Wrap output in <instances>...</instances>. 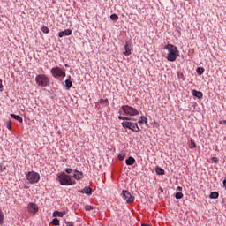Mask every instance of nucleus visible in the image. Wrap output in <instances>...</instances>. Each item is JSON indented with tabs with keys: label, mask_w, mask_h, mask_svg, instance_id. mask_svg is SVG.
<instances>
[{
	"label": "nucleus",
	"mask_w": 226,
	"mask_h": 226,
	"mask_svg": "<svg viewBox=\"0 0 226 226\" xmlns=\"http://www.w3.org/2000/svg\"><path fill=\"white\" fill-rule=\"evenodd\" d=\"M165 50H168L167 60L174 63L179 57V49L174 44H167L164 46Z\"/></svg>",
	"instance_id": "nucleus-1"
},
{
	"label": "nucleus",
	"mask_w": 226,
	"mask_h": 226,
	"mask_svg": "<svg viewBox=\"0 0 226 226\" xmlns=\"http://www.w3.org/2000/svg\"><path fill=\"white\" fill-rule=\"evenodd\" d=\"M57 181L62 186H72V185H75V180L72 179V177L64 172L57 175Z\"/></svg>",
	"instance_id": "nucleus-2"
},
{
	"label": "nucleus",
	"mask_w": 226,
	"mask_h": 226,
	"mask_svg": "<svg viewBox=\"0 0 226 226\" xmlns=\"http://www.w3.org/2000/svg\"><path fill=\"white\" fill-rule=\"evenodd\" d=\"M35 82L37 85L41 86V87H47V86L50 84V79L45 74H38L35 77Z\"/></svg>",
	"instance_id": "nucleus-3"
},
{
	"label": "nucleus",
	"mask_w": 226,
	"mask_h": 226,
	"mask_svg": "<svg viewBox=\"0 0 226 226\" xmlns=\"http://www.w3.org/2000/svg\"><path fill=\"white\" fill-rule=\"evenodd\" d=\"M26 179L30 185H36L40 181V174L36 171H30L26 173Z\"/></svg>",
	"instance_id": "nucleus-4"
},
{
	"label": "nucleus",
	"mask_w": 226,
	"mask_h": 226,
	"mask_svg": "<svg viewBox=\"0 0 226 226\" xmlns=\"http://www.w3.org/2000/svg\"><path fill=\"white\" fill-rule=\"evenodd\" d=\"M51 73L54 79H61V77H66V72L64 69H61L60 67H53L51 69Z\"/></svg>",
	"instance_id": "nucleus-5"
},
{
	"label": "nucleus",
	"mask_w": 226,
	"mask_h": 226,
	"mask_svg": "<svg viewBox=\"0 0 226 226\" xmlns=\"http://www.w3.org/2000/svg\"><path fill=\"white\" fill-rule=\"evenodd\" d=\"M123 128H128V130H132V132H135V133H139L140 132V128L137 124V123L133 122H122Z\"/></svg>",
	"instance_id": "nucleus-6"
},
{
	"label": "nucleus",
	"mask_w": 226,
	"mask_h": 226,
	"mask_svg": "<svg viewBox=\"0 0 226 226\" xmlns=\"http://www.w3.org/2000/svg\"><path fill=\"white\" fill-rule=\"evenodd\" d=\"M122 110L127 116H139V110L132 106L124 105L122 106Z\"/></svg>",
	"instance_id": "nucleus-7"
},
{
	"label": "nucleus",
	"mask_w": 226,
	"mask_h": 226,
	"mask_svg": "<svg viewBox=\"0 0 226 226\" xmlns=\"http://www.w3.org/2000/svg\"><path fill=\"white\" fill-rule=\"evenodd\" d=\"M122 197L124 200H125L126 204H133L135 200V197L132 195V193L128 190L122 191Z\"/></svg>",
	"instance_id": "nucleus-8"
},
{
	"label": "nucleus",
	"mask_w": 226,
	"mask_h": 226,
	"mask_svg": "<svg viewBox=\"0 0 226 226\" xmlns=\"http://www.w3.org/2000/svg\"><path fill=\"white\" fill-rule=\"evenodd\" d=\"M26 209L31 215H35L38 213V205L30 202L28 203Z\"/></svg>",
	"instance_id": "nucleus-9"
},
{
	"label": "nucleus",
	"mask_w": 226,
	"mask_h": 226,
	"mask_svg": "<svg viewBox=\"0 0 226 226\" xmlns=\"http://www.w3.org/2000/svg\"><path fill=\"white\" fill-rule=\"evenodd\" d=\"M73 177L76 179V181H80V179L84 178V173L82 171H79V170H75Z\"/></svg>",
	"instance_id": "nucleus-10"
},
{
	"label": "nucleus",
	"mask_w": 226,
	"mask_h": 226,
	"mask_svg": "<svg viewBox=\"0 0 226 226\" xmlns=\"http://www.w3.org/2000/svg\"><path fill=\"white\" fill-rule=\"evenodd\" d=\"M71 35H72V30L70 29H65L58 33L59 38H63V36H71Z\"/></svg>",
	"instance_id": "nucleus-11"
},
{
	"label": "nucleus",
	"mask_w": 226,
	"mask_h": 226,
	"mask_svg": "<svg viewBox=\"0 0 226 226\" xmlns=\"http://www.w3.org/2000/svg\"><path fill=\"white\" fill-rule=\"evenodd\" d=\"M124 56H130L132 54V46L130 45V43L126 42L124 45Z\"/></svg>",
	"instance_id": "nucleus-12"
},
{
	"label": "nucleus",
	"mask_w": 226,
	"mask_h": 226,
	"mask_svg": "<svg viewBox=\"0 0 226 226\" xmlns=\"http://www.w3.org/2000/svg\"><path fill=\"white\" fill-rule=\"evenodd\" d=\"M64 215H66V211H62V212H59V211H55L53 213V218H63L64 216Z\"/></svg>",
	"instance_id": "nucleus-13"
},
{
	"label": "nucleus",
	"mask_w": 226,
	"mask_h": 226,
	"mask_svg": "<svg viewBox=\"0 0 226 226\" xmlns=\"http://www.w3.org/2000/svg\"><path fill=\"white\" fill-rule=\"evenodd\" d=\"M192 96H195V98H198L199 100H202L204 94L200 91L192 90Z\"/></svg>",
	"instance_id": "nucleus-14"
},
{
	"label": "nucleus",
	"mask_w": 226,
	"mask_h": 226,
	"mask_svg": "<svg viewBox=\"0 0 226 226\" xmlns=\"http://www.w3.org/2000/svg\"><path fill=\"white\" fill-rule=\"evenodd\" d=\"M93 190L89 186H86L83 190L80 191V193H86L87 195H91Z\"/></svg>",
	"instance_id": "nucleus-15"
},
{
	"label": "nucleus",
	"mask_w": 226,
	"mask_h": 226,
	"mask_svg": "<svg viewBox=\"0 0 226 226\" xmlns=\"http://www.w3.org/2000/svg\"><path fill=\"white\" fill-rule=\"evenodd\" d=\"M155 172L158 176H164L165 175V170L160 167H157L155 169Z\"/></svg>",
	"instance_id": "nucleus-16"
},
{
	"label": "nucleus",
	"mask_w": 226,
	"mask_h": 226,
	"mask_svg": "<svg viewBox=\"0 0 226 226\" xmlns=\"http://www.w3.org/2000/svg\"><path fill=\"white\" fill-rule=\"evenodd\" d=\"M72 86H73V83L72 82V80L66 79L65 80V87H66L67 91H70V89H72Z\"/></svg>",
	"instance_id": "nucleus-17"
},
{
	"label": "nucleus",
	"mask_w": 226,
	"mask_h": 226,
	"mask_svg": "<svg viewBox=\"0 0 226 226\" xmlns=\"http://www.w3.org/2000/svg\"><path fill=\"white\" fill-rule=\"evenodd\" d=\"M11 117H12V119H16V121H19V123L23 122L22 117H20L19 115L11 114Z\"/></svg>",
	"instance_id": "nucleus-18"
},
{
	"label": "nucleus",
	"mask_w": 226,
	"mask_h": 226,
	"mask_svg": "<svg viewBox=\"0 0 226 226\" xmlns=\"http://www.w3.org/2000/svg\"><path fill=\"white\" fill-rule=\"evenodd\" d=\"M126 165H134L135 163V158L129 157L127 160H125Z\"/></svg>",
	"instance_id": "nucleus-19"
},
{
	"label": "nucleus",
	"mask_w": 226,
	"mask_h": 226,
	"mask_svg": "<svg viewBox=\"0 0 226 226\" xmlns=\"http://www.w3.org/2000/svg\"><path fill=\"white\" fill-rule=\"evenodd\" d=\"M138 123L139 124H147V117H146L144 116L140 117V119L138 121Z\"/></svg>",
	"instance_id": "nucleus-20"
},
{
	"label": "nucleus",
	"mask_w": 226,
	"mask_h": 226,
	"mask_svg": "<svg viewBox=\"0 0 226 226\" xmlns=\"http://www.w3.org/2000/svg\"><path fill=\"white\" fill-rule=\"evenodd\" d=\"M209 197L210 199H218V197H220V193H218V192H212Z\"/></svg>",
	"instance_id": "nucleus-21"
},
{
	"label": "nucleus",
	"mask_w": 226,
	"mask_h": 226,
	"mask_svg": "<svg viewBox=\"0 0 226 226\" xmlns=\"http://www.w3.org/2000/svg\"><path fill=\"white\" fill-rule=\"evenodd\" d=\"M41 30L42 31V33H44V34H49V33H50V29H49V27L47 26L41 27Z\"/></svg>",
	"instance_id": "nucleus-22"
},
{
	"label": "nucleus",
	"mask_w": 226,
	"mask_h": 226,
	"mask_svg": "<svg viewBox=\"0 0 226 226\" xmlns=\"http://www.w3.org/2000/svg\"><path fill=\"white\" fill-rule=\"evenodd\" d=\"M99 103L101 104V105H109V99H101L100 101H99Z\"/></svg>",
	"instance_id": "nucleus-23"
},
{
	"label": "nucleus",
	"mask_w": 226,
	"mask_h": 226,
	"mask_svg": "<svg viewBox=\"0 0 226 226\" xmlns=\"http://www.w3.org/2000/svg\"><path fill=\"white\" fill-rule=\"evenodd\" d=\"M196 72L198 73V75H202V73H204V68L203 67H198L196 69Z\"/></svg>",
	"instance_id": "nucleus-24"
},
{
	"label": "nucleus",
	"mask_w": 226,
	"mask_h": 226,
	"mask_svg": "<svg viewBox=\"0 0 226 226\" xmlns=\"http://www.w3.org/2000/svg\"><path fill=\"white\" fill-rule=\"evenodd\" d=\"M190 149H195L197 147V145L195 144L193 139H191V144L189 145Z\"/></svg>",
	"instance_id": "nucleus-25"
},
{
	"label": "nucleus",
	"mask_w": 226,
	"mask_h": 226,
	"mask_svg": "<svg viewBox=\"0 0 226 226\" xmlns=\"http://www.w3.org/2000/svg\"><path fill=\"white\" fill-rule=\"evenodd\" d=\"M52 225L59 226V219L55 218L51 221Z\"/></svg>",
	"instance_id": "nucleus-26"
},
{
	"label": "nucleus",
	"mask_w": 226,
	"mask_h": 226,
	"mask_svg": "<svg viewBox=\"0 0 226 226\" xmlns=\"http://www.w3.org/2000/svg\"><path fill=\"white\" fill-rule=\"evenodd\" d=\"M94 207L91 205L85 206V211H93Z\"/></svg>",
	"instance_id": "nucleus-27"
},
{
	"label": "nucleus",
	"mask_w": 226,
	"mask_h": 226,
	"mask_svg": "<svg viewBox=\"0 0 226 226\" xmlns=\"http://www.w3.org/2000/svg\"><path fill=\"white\" fill-rule=\"evenodd\" d=\"M110 19L111 20L117 21L119 19V17L117 16V14H111Z\"/></svg>",
	"instance_id": "nucleus-28"
},
{
	"label": "nucleus",
	"mask_w": 226,
	"mask_h": 226,
	"mask_svg": "<svg viewBox=\"0 0 226 226\" xmlns=\"http://www.w3.org/2000/svg\"><path fill=\"white\" fill-rule=\"evenodd\" d=\"M176 199H183V192H177L175 195Z\"/></svg>",
	"instance_id": "nucleus-29"
},
{
	"label": "nucleus",
	"mask_w": 226,
	"mask_h": 226,
	"mask_svg": "<svg viewBox=\"0 0 226 226\" xmlns=\"http://www.w3.org/2000/svg\"><path fill=\"white\" fill-rule=\"evenodd\" d=\"M6 128H8V130H11V120L6 122Z\"/></svg>",
	"instance_id": "nucleus-30"
},
{
	"label": "nucleus",
	"mask_w": 226,
	"mask_h": 226,
	"mask_svg": "<svg viewBox=\"0 0 226 226\" xmlns=\"http://www.w3.org/2000/svg\"><path fill=\"white\" fill-rule=\"evenodd\" d=\"M126 155H124V154H118V160H120V162H123V160H124V157H125Z\"/></svg>",
	"instance_id": "nucleus-31"
},
{
	"label": "nucleus",
	"mask_w": 226,
	"mask_h": 226,
	"mask_svg": "<svg viewBox=\"0 0 226 226\" xmlns=\"http://www.w3.org/2000/svg\"><path fill=\"white\" fill-rule=\"evenodd\" d=\"M3 220H4V215H3V212L0 210V223H3Z\"/></svg>",
	"instance_id": "nucleus-32"
},
{
	"label": "nucleus",
	"mask_w": 226,
	"mask_h": 226,
	"mask_svg": "<svg viewBox=\"0 0 226 226\" xmlns=\"http://www.w3.org/2000/svg\"><path fill=\"white\" fill-rule=\"evenodd\" d=\"M211 160L212 162H214V163H218V162H220V159H218V157H212Z\"/></svg>",
	"instance_id": "nucleus-33"
},
{
	"label": "nucleus",
	"mask_w": 226,
	"mask_h": 226,
	"mask_svg": "<svg viewBox=\"0 0 226 226\" xmlns=\"http://www.w3.org/2000/svg\"><path fill=\"white\" fill-rule=\"evenodd\" d=\"M65 172L66 174H72L73 172V170H72L71 168H66Z\"/></svg>",
	"instance_id": "nucleus-34"
},
{
	"label": "nucleus",
	"mask_w": 226,
	"mask_h": 226,
	"mask_svg": "<svg viewBox=\"0 0 226 226\" xmlns=\"http://www.w3.org/2000/svg\"><path fill=\"white\" fill-rule=\"evenodd\" d=\"M0 170L3 172L4 170H6V166L4 164H0Z\"/></svg>",
	"instance_id": "nucleus-35"
},
{
	"label": "nucleus",
	"mask_w": 226,
	"mask_h": 226,
	"mask_svg": "<svg viewBox=\"0 0 226 226\" xmlns=\"http://www.w3.org/2000/svg\"><path fill=\"white\" fill-rule=\"evenodd\" d=\"M118 119H119L120 121H125L126 117L119 116V117H118Z\"/></svg>",
	"instance_id": "nucleus-36"
},
{
	"label": "nucleus",
	"mask_w": 226,
	"mask_h": 226,
	"mask_svg": "<svg viewBox=\"0 0 226 226\" xmlns=\"http://www.w3.org/2000/svg\"><path fill=\"white\" fill-rule=\"evenodd\" d=\"M219 124H225V126H226V120L219 121Z\"/></svg>",
	"instance_id": "nucleus-37"
},
{
	"label": "nucleus",
	"mask_w": 226,
	"mask_h": 226,
	"mask_svg": "<svg viewBox=\"0 0 226 226\" xmlns=\"http://www.w3.org/2000/svg\"><path fill=\"white\" fill-rule=\"evenodd\" d=\"M125 121H127V122L133 121V118H132V117H125Z\"/></svg>",
	"instance_id": "nucleus-38"
},
{
	"label": "nucleus",
	"mask_w": 226,
	"mask_h": 226,
	"mask_svg": "<svg viewBox=\"0 0 226 226\" xmlns=\"http://www.w3.org/2000/svg\"><path fill=\"white\" fill-rule=\"evenodd\" d=\"M222 185H223V187L226 188V177H225V179L223 180Z\"/></svg>",
	"instance_id": "nucleus-39"
},
{
	"label": "nucleus",
	"mask_w": 226,
	"mask_h": 226,
	"mask_svg": "<svg viewBox=\"0 0 226 226\" xmlns=\"http://www.w3.org/2000/svg\"><path fill=\"white\" fill-rule=\"evenodd\" d=\"M177 190L178 192H181V191H183V187L178 186V187L177 188Z\"/></svg>",
	"instance_id": "nucleus-40"
},
{
	"label": "nucleus",
	"mask_w": 226,
	"mask_h": 226,
	"mask_svg": "<svg viewBox=\"0 0 226 226\" xmlns=\"http://www.w3.org/2000/svg\"><path fill=\"white\" fill-rule=\"evenodd\" d=\"M2 88H3V80L0 79V89H2Z\"/></svg>",
	"instance_id": "nucleus-41"
},
{
	"label": "nucleus",
	"mask_w": 226,
	"mask_h": 226,
	"mask_svg": "<svg viewBox=\"0 0 226 226\" xmlns=\"http://www.w3.org/2000/svg\"><path fill=\"white\" fill-rule=\"evenodd\" d=\"M65 67L68 68V64H65Z\"/></svg>",
	"instance_id": "nucleus-42"
}]
</instances>
